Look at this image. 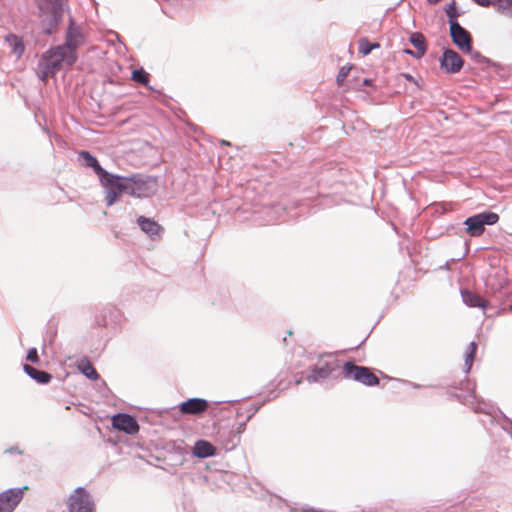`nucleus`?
Masks as SVG:
<instances>
[{
  "label": "nucleus",
  "mask_w": 512,
  "mask_h": 512,
  "mask_svg": "<svg viewBox=\"0 0 512 512\" xmlns=\"http://www.w3.org/2000/svg\"><path fill=\"white\" fill-rule=\"evenodd\" d=\"M157 190L158 182L156 177L143 174L117 175V179L112 181L106 192V204L107 206H112L122 193L136 198H148L153 196Z\"/></svg>",
  "instance_id": "1"
},
{
  "label": "nucleus",
  "mask_w": 512,
  "mask_h": 512,
  "mask_svg": "<svg viewBox=\"0 0 512 512\" xmlns=\"http://www.w3.org/2000/svg\"><path fill=\"white\" fill-rule=\"evenodd\" d=\"M77 52H70L61 45L45 51L37 64L36 74L42 81L54 76L60 70L71 67L77 61Z\"/></svg>",
  "instance_id": "2"
},
{
  "label": "nucleus",
  "mask_w": 512,
  "mask_h": 512,
  "mask_svg": "<svg viewBox=\"0 0 512 512\" xmlns=\"http://www.w3.org/2000/svg\"><path fill=\"white\" fill-rule=\"evenodd\" d=\"M39 26L45 35H52L62 22L64 7L62 0H34Z\"/></svg>",
  "instance_id": "3"
},
{
  "label": "nucleus",
  "mask_w": 512,
  "mask_h": 512,
  "mask_svg": "<svg viewBox=\"0 0 512 512\" xmlns=\"http://www.w3.org/2000/svg\"><path fill=\"white\" fill-rule=\"evenodd\" d=\"M499 221V215L492 211H484L468 217L464 224L471 237H478L485 231V226L495 225Z\"/></svg>",
  "instance_id": "4"
},
{
  "label": "nucleus",
  "mask_w": 512,
  "mask_h": 512,
  "mask_svg": "<svg viewBox=\"0 0 512 512\" xmlns=\"http://www.w3.org/2000/svg\"><path fill=\"white\" fill-rule=\"evenodd\" d=\"M342 374L344 378L353 379L366 386H375L379 383L378 377L368 367L358 366L353 362H345Z\"/></svg>",
  "instance_id": "5"
},
{
  "label": "nucleus",
  "mask_w": 512,
  "mask_h": 512,
  "mask_svg": "<svg viewBox=\"0 0 512 512\" xmlns=\"http://www.w3.org/2000/svg\"><path fill=\"white\" fill-rule=\"evenodd\" d=\"M78 159L81 161V165L87 168H91L94 173L98 176L101 185L107 191L113 180L117 179L116 174L109 173L101 167L96 157L90 152L82 150L78 153Z\"/></svg>",
  "instance_id": "6"
},
{
  "label": "nucleus",
  "mask_w": 512,
  "mask_h": 512,
  "mask_svg": "<svg viewBox=\"0 0 512 512\" xmlns=\"http://www.w3.org/2000/svg\"><path fill=\"white\" fill-rule=\"evenodd\" d=\"M340 369V362L337 359L319 360L318 364L312 366L306 375L308 383H317L321 380L334 377L336 371Z\"/></svg>",
  "instance_id": "7"
},
{
  "label": "nucleus",
  "mask_w": 512,
  "mask_h": 512,
  "mask_svg": "<svg viewBox=\"0 0 512 512\" xmlns=\"http://www.w3.org/2000/svg\"><path fill=\"white\" fill-rule=\"evenodd\" d=\"M69 512H95L92 496L83 487H77L68 498Z\"/></svg>",
  "instance_id": "8"
},
{
  "label": "nucleus",
  "mask_w": 512,
  "mask_h": 512,
  "mask_svg": "<svg viewBox=\"0 0 512 512\" xmlns=\"http://www.w3.org/2000/svg\"><path fill=\"white\" fill-rule=\"evenodd\" d=\"M84 43L83 33L74 20L69 18V25L66 30L65 43L61 46L70 52H77V48Z\"/></svg>",
  "instance_id": "9"
},
{
  "label": "nucleus",
  "mask_w": 512,
  "mask_h": 512,
  "mask_svg": "<svg viewBox=\"0 0 512 512\" xmlns=\"http://www.w3.org/2000/svg\"><path fill=\"white\" fill-rule=\"evenodd\" d=\"M450 36L452 42L463 52H471L472 37L459 23H451Z\"/></svg>",
  "instance_id": "10"
},
{
  "label": "nucleus",
  "mask_w": 512,
  "mask_h": 512,
  "mask_svg": "<svg viewBox=\"0 0 512 512\" xmlns=\"http://www.w3.org/2000/svg\"><path fill=\"white\" fill-rule=\"evenodd\" d=\"M440 66L445 72L449 74L458 73L464 64L461 56L453 49L447 48L443 51L442 57L440 58Z\"/></svg>",
  "instance_id": "11"
},
{
  "label": "nucleus",
  "mask_w": 512,
  "mask_h": 512,
  "mask_svg": "<svg viewBox=\"0 0 512 512\" xmlns=\"http://www.w3.org/2000/svg\"><path fill=\"white\" fill-rule=\"evenodd\" d=\"M112 426L129 435L136 434L139 431V425L136 419L126 413H118L114 415L112 418Z\"/></svg>",
  "instance_id": "12"
},
{
  "label": "nucleus",
  "mask_w": 512,
  "mask_h": 512,
  "mask_svg": "<svg viewBox=\"0 0 512 512\" xmlns=\"http://www.w3.org/2000/svg\"><path fill=\"white\" fill-rule=\"evenodd\" d=\"M21 499V489H8L0 493V512H13Z\"/></svg>",
  "instance_id": "13"
},
{
  "label": "nucleus",
  "mask_w": 512,
  "mask_h": 512,
  "mask_svg": "<svg viewBox=\"0 0 512 512\" xmlns=\"http://www.w3.org/2000/svg\"><path fill=\"white\" fill-rule=\"evenodd\" d=\"M208 408V401L203 398H190L179 405L183 414L199 415Z\"/></svg>",
  "instance_id": "14"
},
{
  "label": "nucleus",
  "mask_w": 512,
  "mask_h": 512,
  "mask_svg": "<svg viewBox=\"0 0 512 512\" xmlns=\"http://www.w3.org/2000/svg\"><path fill=\"white\" fill-rule=\"evenodd\" d=\"M137 223L141 230L146 233L151 239H155L159 236L162 231L161 226L154 220L140 216L137 219Z\"/></svg>",
  "instance_id": "15"
},
{
  "label": "nucleus",
  "mask_w": 512,
  "mask_h": 512,
  "mask_svg": "<svg viewBox=\"0 0 512 512\" xmlns=\"http://www.w3.org/2000/svg\"><path fill=\"white\" fill-rule=\"evenodd\" d=\"M216 454V448L206 440H198L194 444L193 455L197 458H207Z\"/></svg>",
  "instance_id": "16"
},
{
  "label": "nucleus",
  "mask_w": 512,
  "mask_h": 512,
  "mask_svg": "<svg viewBox=\"0 0 512 512\" xmlns=\"http://www.w3.org/2000/svg\"><path fill=\"white\" fill-rule=\"evenodd\" d=\"M24 372L37 383L47 384L51 381L52 375L44 370H39L31 365L25 364L23 366Z\"/></svg>",
  "instance_id": "17"
},
{
  "label": "nucleus",
  "mask_w": 512,
  "mask_h": 512,
  "mask_svg": "<svg viewBox=\"0 0 512 512\" xmlns=\"http://www.w3.org/2000/svg\"><path fill=\"white\" fill-rule=\"evenodd\" d=\"M246 422L239 423L236 428H231L229 435L231 436V440H224V449L230 451L234 449L241 440V434L244 432Z\"/></svg>",
  "instance_id": "18"
},
{
  "label": "nucleus",
  "mask_w": 512,
  "mask_h": 512,
  "mask_svg": "<svg viewBox=\"0 0 512 512\" xmlns=\"http://www.w3.org/2000/svg\"><path fill=\"white\" fill-rule=\"evenodd\" d=\"M461 297L463 302L469 307H480L485 309L487 301L483 300L478 294L469 291L461 290Z\"/></svg>",
  "instance_id": "19"
},
{
  "label": "nucleus",
  "mask_w": 512,
  "mask_h": 512,
  "mask_svg": "<svg viewBox=\"0 0 512 512\" xmlns=\"http://www.w3.org/2000/svg\"><path fill=\"white\" fill-rule=\"evenodd\" d=\"M409 41L416 49L415 58L423 57L426 53V40L423 34L419 32L412 33Z\"/></svg>",
  "instance_id": "20"
},
{
  "label": "nucleus",
  "mask_w": 512,
  "mask_h": 512,
  "mask_svg": "<svg viewBox=\"0 0 512 512\" xmlns=\"http://www.w3.org/2000/svg\"><path fill=\"white\" fill-rule=\"evenodd\" d=\"M78 368L90 380H97L99 378V374L88 360L80 362Z\"/></svg>",
  "instance_id": "21"
},
{
  "label": "nucleus",
  "mask_w": 512,
  "mask_h": 512,
  "mask_svg": "<svg viewBox=\"0 0 512 512\" xmlns=\"http://www.w3.org/2000/svg\"><path fill=\"white\" fill-rule=\"evenodd\" d=\"M476 351H477V344L474 341L470 342V344L466 350V353H465V361H464L465 373H469V371L472 367L474 358H475Z\"/></svg>",
  "instance_id": "22"
},
{
  "label": "nucleus",
  "mask_w": 512,
  "mask_h": 512,
  "mask_svg": "<svg viewBox=\"0 0 512 512\" xmlns=\"http://www.w3.org/2000/svg\"><path fill=\"white\" fill-rule=\"evenodd\" d=\"M6 40L11 45L13 53L16 54L17 57L22 56L25 50L22 40L14 34L8 35Z\"/></svg>",
  "instance_id": "23"
},
{
  "label": "nucleus",
  "mask_w": 512,
  "mask_h": 512,
  "mask_svg": "<svg viewBox=\"0 0 512 512\" xmlns=\"http://www.w3.org/2000/svg\"><path fill=\"white\" fill-rule=\"evenodd\" d=\"M380 45L378 43H371L366 38H361L359 40V52L363 55H368L371 53L373 49L379 48Z\"/></svg>",
  "instance_id": "24"
},
{
  "label": "nucleus",
  "mask_w": 512,
  "mask_h": 512,
  "mask_svg": "<svg viewBox=\"0 0 512 512\" xmlns=\"http://www.w3.org/2000/svg\"><path fill=\"white\" fill-rule=\"evenodd\" d=\"M494 5L499 12L512 17V0H496Z\"/></svg>",
  "instance_id": "25"
},
{
  "label": "nucleus",
  "mask_w": 512,
  "mask_h": 512,
  "mask_svg": "<svg viewBox=\"0 0 512 512\" xmlns=\"http://www.w3.org/2000/svg\"><path fill=\"white\" fill-rule=\"evenodd\" d=\"M132 80L146 85L149 82V74L143 68L136 69L132 72Z\"/></svg>",
  "instance_id": "26"
},
{
  "label": "nucleus",
  "mask_w": 512,
  "mask_h": 512,
  "mask_svg": "<svg viewBox=\"0 0 512 512\" xmlns=\"http://www.w3.org/2000/svg\"><path fill=\"white\" fill-rule=\"evenodd\" d=\"M446 15L449 20V25L451 26V23H458L456 19L460 16V13L456 9V3L455 1L451 2L445 9Z\"/></svg>",
  "instance_id": "27"
},
{
  "label": "nucleus",
  "mask_w": 512,
  "mask_h": 512,
  "mask_svg": "<svg viewBox=\"0 0 512 512\" xmlns=\"http://www.w3.org/2000/svg\"><path fill=\"white\" fill-rule=\"evenodd\" d=\"M349 71H350V68L345 67V66L339 70L337 77H336V81H337L338 85H341L344 82V80L348 76Z\"/></svg>",
  "instance_id": "28"
},
{
  "label": "nucleus",
  "mask_w": 512,
  "mask_h": 512,
  "mask_svg": "<svg viewBox=\"0 0 512 512\" xmlns=\"http://www.w3.org/2000/svg\"><path fill=\"white\" fill-rule=\"evenodd\" d=\"M27 360L32 363H38L39 362V356L36 348H30L27 352L26 356Z\"/></svg>",
  "instance_id": "29"
},
{
  "label": "nucleus",
  "mask_w": 512,
  "mask_h": 512,
  "mask_svg": "<svg viewBox=\"0 0 512 512\" xmlns=\"http://www.w3.org/2000/svg\"><path fill=\"white\" fill-rule=\"evenodd\" d=\"M230 429H222L218 432V438L222 446L224 447V440H231V436L229 435Z\"/></svg>",
  "instance_id": "30"
},
{
  "label": "nucleus",
  "mask_w": 512,
  "mask_h": 512,
  "mask_svg": "<svg viewBox=\"0 0 512 512\" xmlns=\"http://www.w3.org/2000/svg\"><path fill=\"white\" fill-rule=\"evenodd\" d=\"M468 53H469V54L471 55V57H472L475 61H477V62H481V61L486 62V61H487V58H486V57L482 56L480 52H478V51H474L472 48H471V52H468Z\"/></svg>",
  "instance_id": "31"
},
{
  "label": "nucleus",
  "mask_w": 512,
  "mask_h": 512,
  "mask_svg": "<svg viewBox=\"0 0 512 512\" xmlns=\"http://www.w3.org/2000/svg\"><path fill=\"white\" fill-rule=\"evenodd\" d=\"M473 1L482 7H489L492 4L494 5V2H492L491 0H473Z\"/></svg>",
  "instance_id": "32"
},
{
  "label": "nucleus",
  "mask_w": 512,
  "mask_h": 512,
  "mask_svg": "<svg viewBox=\"0 0 512 512\" xmlns=\"http://www.w3.org/2000/svg\"><path fill=\"white\" fill-rule=\"evenodd\" d=\"M258 410H259V406L252 405V406L249 408V410H248L249 414H248V416H247L246 421H249V420L251 419V417H252V416H253V415H254Z\"/></svg>",
  "instance_id": "33"
},
{
  "label": "nucleus",
  "mask_w": 512,
  "mask_h": 512,
  "mask_svg": "<svg viewBox=\"0 0 512 512\" xmlns=\"http://www.w3.org/2000/svg\"><path fill=\"white\" fill-rule=\"evenodd\" d=\"M504 429L507 431V433L512 438V421L511 420H509V419L506 420V425L504 426Z\"/></svg>",
  "instance_id": "34"
},
{
  "label": "nucleus",
  "mask_w": 512,
  "mask_h": 512,
  "mask_svg": "<svg viewBox=\"0 0 512 512\" xmlns=\"http://www.w3.org/2000/svg\"><path fill=\"white\" fill-rule=\"evenodd\" d=\"M302 512H324L322 510H317L315 508H312V507H307V508H303L302 509Z\"/></svg>",
  "instance_id": "35"
},
{
  "label": "nucleus",
  "mask_w": 512,
  "mask_h": 512,
  "mask_svg": "<svg viewBox=\"0 0 512 512\" xmlns=\"http://www.w3.org/2000/svg\"><path fill=\"white\" fill-rule=\"evenodd\" d=\"M405 53H407V54H409V55H411V56L415 57V51H412V50L406 49V50H405Z\"/></svg>",
  "instance_id": "36"
},
{
  "label": "nucleus",
  "mask_w": 512,
  "mask_h": 512,
  "mask_svg": "<svg viewBox=\"0 0 512 512\" xmlns=\"http://www.w3.org/2000/svg\"><path fill=\"white\" fill-rule=\"evenodd\" d=\"M474 411L475 412H485L486 413V410H484L483 408L478 407V406L474 408Z\"/></svg>",
  "instance_id": "37"
},
{
  "label": "nucleus",
  "mask_w": 512,
  "mask_h": 512,
  "mask_svg": "<svg viewBox=\"0 0 512 512\" xmlns=\"http://www.w3.org/2000/svg\"><path fill=\"white\" fill-rule=\"evenodd\" d=\"M406 78L411 79L412 77H411V75H406Z\"/></svg>",
  "instance_id": "38"
},
{
  "label": "nucleus",
  "mask_w": 512,
  "mask_h": 512,
  "mask_svg": "<svg viewBox=\"0 0 512 512\" xmlns=\"http://www.w3.org/2000/svg\"><path fill=\"white\" fill-rule=\"evenodd\" d=\"M510 309L512 310V305L510 306Z\"/></svg>",
  "instance_id": "39"
}]
</instances>
